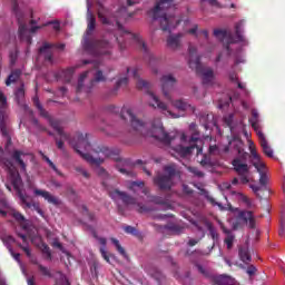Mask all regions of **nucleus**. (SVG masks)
I'll return each instance as SVG.
<instances>
[{"label": "nucleus", "instance_id": "48", "mask_svg": "<svg viewBox=\"0 0 285 285\" xmlns=\"http://www.w3.org/2000/svg\"><path fill=\"white\" fill-rule=\"evenodd\" d=\"M42 254L46 255L47 259H52V254L49 245L42 244Z\"/></svg>", "mask_w": 285, "mask_h": 285}, {"label": "nucleus", "instance_id": "15", "mask_svg": "<svg viewBox=\"0 0 285 285\" xmlns=\"http://www.w3.org/2000/svg\"><path fill=\"white\" fill-rule=\"evenodd\" d=\"M12 10H13V12L18 19V23H19V30H18L19 39L21 41H27V43H32V37H31L29 28L27 26L24 14H23L22 10L19 9V3L17 0H12Z\"/></svg>", "mask_w": 285, "mask_h": 285}, {"label": "nucleus", "instance_id": "9", "mask_svg": "<svg viewBox=\"0 0 285 285\" xmlns=\"http://www.w3.org/2000/svg\"><path fill=\"white\" fill-rule=\"evenodd\" d=\"M189 67L196 70L197 75L203 76V83L209 86L215 79L213 68H205L200 61V57L197 56V48L195 46H189Z\"/></svg>", "mask_w": 285, "mask_h": 285}, {"label": "nucleus", "instance_id": "52", "mask_svg": "<svg viewBox=\"0 0 285 285\" xmlns=\"http://www.w3.org/2000/svg\"><path fill=\"white\" fill-rule=\"evenodd\" d=\"M233 121H234V115H228L224 118V122L233 130Z\"/></svg>", "mask_w": 285, "mask_h": 285}, {"label": "nucleus", "instance_id": "28", "mask_svg": "<svg viewBox=\"0 0 285 285\" xmlns=\"http://www.w3.org/2000/svg\"><path fill=\"white\" fill-rule=\"evenodd\" d=\"M148 275L154 277L158 284H164L166 282V276L163 274L161 269L159 267H148L147 269Z\"/></svg>", "mask_w": 285, "mask_h": 285}, {"label": "nucleus", "instance_id": "43", "mask_svg": "<svg viewBox=\"0 0 285 285\" xmlns=\"http://www.w3.org/2000/svg\"><path fill=\"white\" fill-rule=\"evenodd\" d=\"M38 269L43 275V277H52L51 269L49 267H46V265H42V263H38Z\"/></svg>", "mask_w": 285, "mask_h": 285}, {"label": "nucleus", "instance_id": "1", "mask_svg": "<svg viewBox=\"0 0 285 285\" xmlns=\"http://www.w3.org/2000/svg\"><path fill=\"white\" fill-rule=\"evenodd\" d=\"M32 102L35 104L36 108L39 110L41 117H45L46 119H48L50 126L58 132V135L61 137V139H56V144H57V148H59V150H66L65 148V140L69 141L70 146H72L73 150H76V153L78 155H82V150L81 148H88V137H85L83 132H76L73 139L70 137V135H68V132H65L62 126H61V121H59V119H53L48 110H46L42 106V104H40V99L38 96L33 97Z\"/></svg>", "mask_w": 285, "mask_h": 285}, {"label": "nucleus", "instance_id": "44", "mask_svg": "<svg viewBox=\"0 0 285 285\" xmlns=\"http://www.w3.org/2000/svg\"><path fill=\"white\" fill-rule=\"evenodd\" d=\"M200 166H203V168H213L214 164H213L210 157H208L207 155H204V157L200 161Z\"/></svg>", "mask_w": 285, "mask_h": 285}, {"label": "nucleus", "instance_id": "4", "mask_svg": "<svg viewBox=\"0 0 285 285\" xmlns=\"http://www.w3.org/2000/svg\"><path fill=\"white\" fill-rule=\"evenodd\" d=\"M83 137H87L88 146L85 148V150H89L91 148L92 155L90 153H81L82 159L90 164V166H97V175L99 177H108V173L106 168L101 167V164H104L106 157H112L114 150L111 148H108V146H105L104 144H92L90 145V141L88 139V135H83Z\"/></svg>", "mask_w": 285, "mask_h": 285}, {"label": "nucleus", "instance_id": "24", "mask_svg": "<svg viewBox=\"0 0 285 285\" xmlns=\"http://www.w3.org/2000/svg\"><path fill=\"white\" fill-rule=\"evenodd\" d=\"M184 35L178 32L177 35H169L167 37V47L171 50H178L181 47V39Z\"/></svg>", "mask_w": 285, "mask_h": 285}, {"label": "nucleus", "instance_id": "39", "mask_svg": "<svg viewBox=\"0 0 285 285\" xmlns=\"http://www.w3.org/2000/svg\"><path fill=\"white\" fill-rule=\"evenodd\" d=\"M111 243L114 244V246L118 250L119 255H122V257H126L127 252H126L125 247H122V245L120 244L119 239H116L115 237H112Z\"/></svg>", "mask_w": 285, "mask_h": 285}, {"label": "nucleus", "instance_id": "33", "mask_svg": "<svg viewBox=\"0 0 285 285\" xmlns=\"http://www.w3.org/2000/svg\"><path fill=\"white\" fill-rule=\"evenodd\" d=\"M239 258L244 264H249L252 262V256L248 247H239Z\"/></svg>", "mask_w": 285, "mask_h": 285}, {"label": "nucleus", "instance_id": "2", "mask_svg": "<svg viewBox=\"0 0 285 285\" xmlns=\"http://www.w3.org/2000/svg\"><path fill=\"white\" fill-rule=\"evenodd\" d=\"M120 117L121 119H129L134 132L138 136L154 137V139H157L164 146H170L173 139H175V137H170V135L166 132L164 126H161V121H158V126L153 124L151 130H149L148 124L140 121V119L134 115L131 108H122Z\"/></svg>", "mask_w": 285, "mask_h": 285}, {"label": "nucleus", "instance_id": "20", "mask_svg": "<svg viewBox=\"0 0 285 285\" xmlns=\"http://www.w3.org/2000/svg\"><path fill=\"white\" fill-rule=\"evenodd\" d=\"M33 193L36 197H42L43 199H46V202H48V204H52L53 206H60L61 204V199H59V197H55L48 190L35 188Z\"/></svg>", "mask_w": 285, "mask_h": 285}, {"label": "nucleus", "instance_id": "49", "mask_svg": "<svg viewBox=\"0 0 285 285\" xmlns=\"http://www.w3.org/2000/svg\"><path fill=\"white\" fill-rule=\"evenodd\" d=\"M202 193H203L204 195H206L208 202H209L210 204H213V206H219V208H222V204H218V203L216 202V199H214V197H210V195H208L207 190H205V189L203 188V189H202Z\"/></svg>", "mask_w": 285, "mask_h": 285}, {"label": "nucleus", "instance_id": "64", "mask_svg": "<svg viewBox=\"0 0 285 285\" xmlns=\"http://www.w3.org/2000/svg\"><path fill=\"white\" fill-rule=\"evenodd\" d=\"M151 200H153L155 204H160V205H164V204H165L164 199H160V197H153Z\"/></svg>", "mask_w": 285, "mask_h": 285}, {"label": "nucleus", "instance_id": "47", "mask_svg": "<svg viewBox=\"0 0 285 285\" xmlns=\"http://www.w3.org/2000/svg\"><path fill=\"white\" fill-rule=\"evenodd\" d=\"M229 79H230V81H236L238 88H240L242 90H244V88H246V86H244V83L238 81V77H237L236 72H230Z\"/></svg>", "mask_w": 285, "mask_h": 285}, {"label": "nucleus", "instance_id": "30", "mask_svg": "<svg viewBox=\"0 0 285 285\" xmlns=\"http://www.w3.org/2000/svg\"><path fill=\"white\" fill-rule=\"evenodd\" d=\"M240 218L248 224L249 228H255L256 222L253 213L250 210H246L244 213H240Z\"/></svg>", "mask_w": 285, "mask_h": 285}, {"label": "nucleus", "instance_id": "58", "mask_svg": "<svg viewBox=\"0 0 285 285\" xmlns=\"http://www.w3.org/2000/svg\"><path fill=\"white\" fill-rule=\"evenodd\" d=\"M136 186L138 188H145V181H131L130 188H135Z\"/></svg>", "mask_w": 285, "mask_h": 285}, {"label": "nucleus", "instance_id": "14", "mask_svg": "<svg viewBox=\"0 0 285 285\" xmlns=\"http://www.w3.org/2000/svg\"><path fill=\"white\" fill-rule=\"evenodd\" d=\"M89 75V70H86L85 72H82L78 79V85L76 88L77 92H86L87 95H89L90 92H92V88H95V83L97 81H107V77H105L102 70L97 69L95 72V77L94 79H90L89 83H85L87 77Z\"/></svg>", "mask_w": 285, "mask_h": 285}, {"label": "nucleus", "instance_id": "63", "mask_svg": "<svg viewBox=\"0 0 285 285\" xmlns=\"http://www.w3.org/2000/svg\"><path fill=\"white\" fill-rule=\"evenodd\" d=\"M250 188H252L253 193H255V195L259 196V190H262V188L259 186H255L252 184Z\"/></svg>", "mask_w": 285, "mask_h": 285}, {"label": "nucleus", "instance_id": "34", "mask_svg": "<svg viewBox=\"0 0 285 285\" xmlns=\"http://www.w3.org/2000/svg\"><path fill=\"white\" fill-rule=\"evenodd\" d=\"M79 68V66H71L70 68H67L66 70L61 71V77H63L65 81L70 82L72 79V76L75 75V71Z\"/></svg>", "mask_w": 285, "mask_h": 285}, {"label": "nucleus", "instance_id": "16", "mask_svg": "<svg viewBox=\"0 0 285 285\" xmlns=\"http://www.w3.org/2000/svg\"><path fill=\"white\" fill-rule=\"evenodd\" d=\"M8 108V99L6 95H3L2 90H0V131L2 137H4L8 144H11L12 139L10 137L9 127H8V116L6 115V110Z\"/></svg>", "mask_w": 285, "mask_h": 285}, {"label": "nucleus", "instance_id": "38", "mask_svg": "<svg viewBox=\"0 0 285 285\" xmlns=\"http://www.w3.org/2000/svg\"><path fill=\"white\" fill-rule=\"evenodd\" d=\"M196 268L198 273H200V275H203L204 277H207V279H209V277H213L210 269H207V267H204V265H200V263H196Z\"/></svg>", "mask_w": 285, "mask_h": 285}, {"label": "nucleus", "instance_id": "13", "mask_svg": "<svg viewBox=\"0 0 285 285\" xmlns=\"http://www.w3.org/2000/svg\"><path fill=\"white\" fill-rule=\"evenodd\" d=\"M243 26H244V21H238L237 23H235V35H236V37L233 36L230 30H222L219 28L214 30V36L217 37V39H220V41L226 40V48H227V50H229L230 43L245 41V37L242 33Z\"/></svg>", "mask_w": 285, "mask_h": 285}, {"label": "nucleus", "instance_id": "35", "mask_svg": "<svg viewBox=\"0 0 285 285\" xmlns=\"http://www.w3.org/2000/svg\"><path fill=\"white\" fill-rule=\"evenodd\" d=\"M42 159L49 165V167L57 173V175H59V177H63V173H61V170H59V168H57L56 164H53V161H51V159H49V157H47V155H45L43 153H40Z\"/></svg>", "mask_w": 285, "mask_h": 285}, {"label": "nucleus", "instance_id": "53", "mask_svg": "<svg viewBox=\"0 0 285 285\" xmlns=\"http://www.w3.org/2000/svg\"><path fill=\"white\" fill-rule=\"evenodd\" d=\"M246 273L249 275V277H254V275L257 273V267H255V265H248Z\"/></svg>", "mask_w": 285, "mask_h": 285}, {"label": "nucleus", "instance_id": "3", "mask_svg": "<svg viewBox=\"0 0 285 285\" xmlns=\"http://www.w3.org/2000/svg\"><path fill=\"white\" fill-rule=\"evenodd\" d=\"M97 27V18L96 14L88 8L87 10V30H86V37L83 38V47L87 50H91L94 55L102 56V55H111L112 52V43L111 41H108V39H95L94 41H90L88 37L92 35L94 30H96Z\"/></svg>", "mask_w": 285, "mask_h": 285}, {"label": "nucleus", "instance_id": "41", "mask_svg": "<svg viewBox=\"0 0 285 285\" xmlns=\"http://www.w3.org/2000/svg\"><path fill=\"white\" fill-rule=\"evenodd\" d=\"M28 204L30 206H26L24 208H32V210H36V213H38V215H40V217L45 218L46 215H45L43 210L40 208V204H36L32 202H28Z\"/></svg>", "mask_w": 285, "mask_h": 285}, {"label": "nucleus", "instance_id": "11", "mask_svg": "<svg viewBox=\"0 0 285 285\" xmlns=\"http://www.w3.org/2000/svg\"><path fill=\"white\" fill-rule=\"evenodd\" d=\"M189 130L191 132V137L189 139L190 146H176L174 148V151L180 157H188L195 149L197 150V155H200V153H203V148L197 145L200 136L197 124H190Z\"/></svg>", "mask_w": 285, "mask_h": 285}, {"label": "nucleus", "instance_id": "57", "mask_svg": "<svg viewBox=\"0 0 285 285\" xmlns=\"http://www.w3.org/2000/svg\"><path fill=\"white\" fill-rule=\"evenodd\" d=\"M209 155H220V149L218 146H209Z\"/></svg>", "mask_w": 285, "mask_h": 285}, {"label": "nucleus", "instance_id": "27", "mask_svg": "<svg viewBox=\"0 0 285 285\" xmlns=\"http://www.w3.org/2000/svg\"><path fill=\"white\" fill-rule=\"evenodd\" d=\"M52 43H48L47 41L39 48V53L45 56V61H49V63H53V52L51 50Z\"/></svg>", "mask_w": 285, "mask_h": 285}, {"label": "nucleus", "instance_id": "18", "mask_svg": "<svg viewBox=\"0 0 285 285\" xmlns=\"http://www.w3.org/2000/svg\"><path fill=\"white\" fill-rule=\"evenodd\" d=\"M176 83H177V79H176V77H174V75H163V77L160 78L163 95H165V98L168 101H170L171 106H173V101H175V99H173L170 92H171V90H174Z\"/></svg>", "mask_w": 285, "mask_h": 285}, {"label": "nucleus", "instance_id": "62", "mask_svg": "<svg viewBox=\"0 0 285 285\" xmlns=\"http://www.w3.org/2000/svg\"><path fill=\"white\" fill-rule=\"evenodd\" d=\"M17 59H18L17 52H10V61L12 65L16 63Z\"/></svg>", "mask_w": 285, "mask_h": 285}, {"label": "nucleus", "instance_id": "50", "mask_svg": "<svg viewBox=\"0 0 285 285\" xmlns=\"http://www.w3.org/2000/svg\"><path fill=\"white\" fill-rule=\"evenodd\" d=\"M98 18L100 19L101 23H106V24L111 23L110 19H108V17H106V14H104L101 10L98 11Z\"/></svg>", "mask_w": 285, "mask_h": 285}, {"label": "nucleus", "instance_id": "10", "mask_svg": "<svg viewBox=\"0 0 285 285\" xmlns=\"http://www.w3.org/2000/svg\"><path fill=\"white\" fill-rule=\"evenodd\" d=\"M178 174L176 164L165 166L164 173L154 177V186L159 190H171L174 186V177Z\"/></svg>", "mask_w": 285, "mask_h": 285}, {"label": "nucleus", "instance_id": "42", "mask_svg": "<svg viewBox=\"0 0 285 285\" xmlns=\"http://www.w3.org/2000/svg\"><path fill=\"white\" fill-rule=\"evenodd\" d=\"M258 118H259V115L257 112V110H252V119H249L250 124H252V127L257 130L259 124H258Z\"/></svg>", "mask_w": 285, "mask_h": 285}, {"label": "nucleus", "instance_id": "5", "mask_svg": "<svg viewBox=\"0 0 285 285\" xmlns=\"http://www.w3.org/2000/svg\"><path fill=\"white\" fill-rule=\"evenodd\" d=\"M173 0H159L158 3L154 7L153 18L154 20H158L160 23V28L164 31L171 30L180 23L179 19H176L173 14H167L166 10L170 8Z\"/></svg>", "mask_w": 285, "mask_h": 285}, {"label": "nucleus", "instance_id": "21", "mask_svg": "<svg viewBox=\"0 0 285 285\" xmlns=\"http://www.w3.org/2000/svg\"><path fill=\"white\" fill-rule=\"evenodd\" d=\"M129 83V77L127 75L125 77H119L111 90L106 94V97H116L120 90V88H125Z\"/></svg>", "mask_w": 285, "mask_h": 285}, {"label": "nucleus", "instance_id": "55", "mask_svg": "<svg viewBox=\"0 0 285 285\" xmlns=\"http://www.w3.org/2000/svg\"><path fill=\"white\" fill-rule=\"evenodd\" d=\"M124 230L127 235H137V228L134 226H125Z\"/></svg>", "mask_w": 285, "mask_h": 285}, {"label": "nucleus", "instance_id": "51", "mask_svg": "<svg viewBox=\"0 0 285 285\" xmlns=\"http://www.w3.org/2000/svg\"><path fill=\"white\" fill-rule=\"evenodd\" d=\"M207 228L209 230V234H210L212 238L213 239H218V234L216 233L213 224L207 223Z\"/></svg>", "mask_w": 285, "mask_h": 285}, {"label": "nucleus", "instance_id": "17", "mask_svg": "<svg viewBox=\"0 0 285 285\" xmlns=\"http://www.w3.org/2000/svg\"><path fill=\"white\" fill-rule=\"evenodd\" d=\"M249 150H250L252 157L256 160V161H254V166L261 176L259 184H261V186H267L268 175H266V166H265V164H262L261 157H259L254 144H249Z\"/></svg>", "mask_w": 285, "mask_h": 285}, {"label": "nucleus", "instance_id": "29", "mask_svg": "<svg viewBox=\"0 0 285 285\" xmlns=\"http://www.w3.org/2000/svg\"><path fill=\"white\" fill-rule=\"evenodd\" d=\"M22 155H24L21 150H14L12 153V159L20 167L22 173H27V164L22 159Z\"/></svg>", "mask_w": 285, "mask_h": 285}, {"label": "nucleus", "instance_id": "22", "mask_svg": "<svg viewBox=\"0 0 285 285\" xmlns=\"http://www.w3.org/2000/svg\"><path fill=\"white\" fill-rule=\"evenodd\" d=\"M92 236L95 239H98L99 244L101 245V247H100L101 257L105 259V262L110 264V256L106 249L107 239L105 237H99L97 230H92Z\"/></svg>", "mask_w": 285, "mask_h": 285}, {"label": "nucleus", "instance_id": "19", "mask_svg": "<svg viewBox=\"0 0 285 285\" xmlns=\"http://www.w3.org/2000/svg\"><path fill=\"white\" fill-rule=\"evenodd\" d=\"M232 166L234 167L235 173L239 175L240 183L249 184L250 179H248V175L250 173V167L248 166V164H244L242 159L236 158V159H233Z\"/></svg>", "mask_w": 285, "mask_h": 285}, {"label": "nucleus", "instance_id": "23", "mask_svg": "<svg viewBox=\"0 0 285 285\" xmlns=\"http://www.w3.org/2000/svg\"><path fill=\"white\" fill-rule=\"evenodd\" d=\"M214 285H239L233 276H227V274H219L218 276H213Z\"/></svg>", "mask_w": 285, "mask_h": 285}, {"label": "nucleus", "instance_id": "6", "mask_svg": "<svg viewBox=\"0 0 285 285\" xmlns=\"http://www.w3.org/2000/svg\"><path fill=\"white\" fill-rule=\"evenodd\" d=\"M132 77L137 79V88L139 90H145V92H147V95L151 99H154V104H149V106H153V108H159L165 115H169L173 119H178L179 115H176L175 112L169 110L167 104L160 101L159 97H157L155 92L151 91L150 81H147L146 79H140L138 68H134Z\"/></svg>", "mask_w": 285, "mask_h": 285}, {"label": "nucleus", "instance_id": "7", "mask_svg": "<svg viewBox=\"0 0 285 285\" xmlns=\"http://www.w3.org/2000/svg\"><path fill=\"white\" fill-rule=\"evenodd\" d=\"M116 26L119 32V37H116V41H118V46L120 50H124L127 48V40L131 39L135 41L139 48L148 55L149 63L153 61H156V57L154 55H149L147 45L145 41L141 39L140 35H136L135 32H130L129 30H125L122 23L117 19L116 20Z\"/></svg>", "mask_w": 285, "mask_h": 285}, {"label": "nucleus", "instance_id": "56", "mask_svg": "<svg viewBox=\"0 0 285 285\" xmlns=\"http://www.w3.org/2000/svg\"><path fill=\"white\" fill-rule=\"evenodd\" d=\"M19 248L23 250V253L27 255V257H31V249L28 247V245L19 244Z\"/></svg>", "mask_w": 285, "mask_h": 285}, {"label": "nucleus", "instance_id": "46", "mask_svg": "<svg viewBox=\"0 0 285 285\" xmlns=\"http://www.w3.org/2000/svg\"><path fill=\"white\" fill-rule=\"evenodd\" d=\"M75 170L79 175H82V177H85L86 179H90V173H88V170H86V168H83L82 166H76Z\"/></svg>", "mask_w": 285, "mask_h": 285}, {"label": "nucleus", "instance_id": "45", "mask_svg": "<svg viewBox=\"0 0 285 285\" xmlns=\"http://www.w3.org/2000/svg\"><path fill=\"white\" fill-rule=\"evenodd\" d=\"M188 171L195 175V177H199V178L205 177V173L199 170V168H197L196 166H189Z\"/></svg>", "mask_w": 285, "mask_h": 285}, {"label": "nucleus", "instance_id": "31", "mask_svg": "<svg viewBox=\"0 0 285 285\" xmlns=\"http://www.w3.org/2000/svg\"><path fill=\"white\" fill-rule=\"evenodd\" d=\"M21 75H22V70H20V68H16L14 70H11L6 81L7 86H11V83H16V81L20 79Z\"/></svg>", "mask_w": 285, "mask_h": 285}, {"label": "nucleus", "instance_id": "37", "mask_svg": "<svg viewBox=\"0 0 285 285\" xmlns=\"http://www.w3.org/2000/svg\"><path fill=\"white\" fill-rule=\"evenodd\" d=\"M14 95L18 104H22L26 97L24 83H21V86L16 90Z\"/></svg>", "mask_w": 285, "mask_h": 285}, {"label": "nucleus", "instance_id": "32", "mask_svg": "<svg viewBox=\"0 0 285 285\" xmlns=\"http://www.w3.org/2000/svg\"><path fill=\"white\" fill-rule=\"evenodd\" d=\"M53 279L58 285H70V281H68L66 274L63 272H56L53 274Z\"/></svg>", "mask_w": 285, "mask_h": 285}, {"label": "nucleus", "instance_id": "61", "mask_svg": "<svg viewBox=\"0 0 285 285\" xmlns=\"http://www.w3.org/2000/svg\"><path fill=\"white\" fill-rule=\"evenodd\" d=\"M82 209L85 210V213H87L89 220L95 222L96 219L95 215H92L91 213H88V208L86 206H82Z\"/></svg>", "mask_w": 285, "mask_h": 285}, {"label": "nucleus", "instance_id": "60", "mask_svg": "<svg viewBox=\"0 0 285 285\" xmlns=\"http://www.w3.org/2000/svg\"><path fill=\"white\" fill-rule=\"evenodd\" d=\"M278 235H279V237H284V235H285V222H283V220L279 224Z\"/></svg>", "mask_w": 285, "mask_h": 285}, {"label": "nucleus", "instance_id": "54", "mask_svg": "<svg viewBox=\"0 0 285 285\" xmlns=\"http://www.w3.org/2000/svg\"><path fill=\"white\" fill-rule=\"evenodd\" d=\"M12 217L16 219V222H26L24 215L19 212L12 213Z\"/></svg>", "mask_w": 285, "mask_h": 285}, {"label": "nucleus", "instance_id": "25", "mask_svg": "<svg viewBox=\"0 0 285 285\" xmlns=\"http://www.w3.org/2000/svg\"><path fill=\"white\" fill-rule=\"evenodd\" d=\"M257 136L264 155H266L267 157H274L273 148H271L264 132H262V130H258Z\"/></svg>", "mask_w": 285, "mask_h": 285}, {"label": "nucleus", "instance_id": "12", "mask_svg": "<svg viewBox=\"0 0 285 285\" xmlns=\"http://www.w3.org/2000/svg\"><path fill=\"white\" fill-rule=\"evenodd\" d=\"M6 166L9 169L11 184L13 186V189L17 193V196L21 202V205L23 206V208H26V206H30V204L28 203V199H29L28 195H23L22 193L23 181L19 170L14 168L12 161H6Z\"/></svg>", "mask_w": 285, "mask_h": 285}, {"label": "nucleus", "instance_id": "59", "mask_svg": "<svg viewBox=\"0 0 285 285\" xmlns=\"http://www.w3.org/2000/svg\"><path fill=\"white\" fill-rule=\"evenodd\" d=\"M117 170H119V173H121L122 175H132V173H130V170H128L127 168H122L121 166H119V164L116 166Z\"/></svg>", "mask_w": 285, "mask_h": 285}, {"label": "nucleus", "instance_id": "26", "mask_svg": "<svg viewBox=\"0 0 285 285\" xmlns=\"http://www.w3.org/2000/svg\"><path fill=\"white\" fill-rule=\"evenodd\" d=\"M171 106H174V108L180 110L181 112H186L187 110H191L193 112H195L196 110V108L188 104V101H186L185 99H175L174 101H171Z\"/></svg>", "mask_w": 285, "mask_h": 285}, {"label": "nucleus", "instance_id": "36", "mask_svg": "<svg viewBox=\"0 0 285 285\" xmlns=\"http://www.w3.org/2000/svg\"><path fill=\"white\" fill-rule=\"evenodd\" d=\"M224 233L225 235H227V237L225 238L226 247L228 248V250H232L235 242V235H233V233H230V230H227L226 228H224Z\"/></svg>", "mask_w": 285, "mask_h": 285}, {"label": "nucleus", "instance_id": "8", "mask_svg": "<svg viewBox=\"0 0 285 285\" xmlns=\"http://www.w3.org/2000/svg\"><path fill=\"white\" fill-rule=\"evenodd\" d=\"M108 195L115 204H117V208L119 213H124L122 206H120L119 202H121L125 206H137L136 210L139 214L142 213H150L153 208H149L148 206H145V204H139L136 199V197H131V195H128V193H124L122 190L115 189V190H108Z\"/></svg>", "mask_w": 285, "mask_h": 285}, {"label": "nucleus", "instance_id": "40", "mask_svg": "<svg viewBox=\"0 0 285 285\" xmlns=\"http://www.w3.org/2000/svg\"><path fill=\"white\" fill-rule=\"evenodd\" d=\"M31 122L33 124V126L37 128V130L41 131V132H48V135L52 136L53 132H51L50 130H47L46 126H42L38 119H36V117H32Z\"/></svg>", "mask_w": 285, "mask_h": 285}]
</instances>
